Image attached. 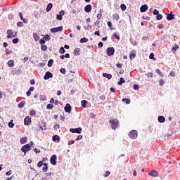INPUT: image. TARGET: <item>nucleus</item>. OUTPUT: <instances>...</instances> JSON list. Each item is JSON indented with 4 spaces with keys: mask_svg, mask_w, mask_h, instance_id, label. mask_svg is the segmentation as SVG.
Returning a JSON list of instances; mask_svg holds the SVG:
<instances>
[{
    "mask_svg": "<svg viewBox=\"0 0 180 180\" xmlns=\"http://www.w3.org/2000/svg\"><path fill=\"white\" fill-rule=\"evenodd\" d=\"M19 18L21 19V20H22V22H24V23H27V21L26 20L25 18H23V14L22 13V12L19 13Z\"/></svg>",
    "mask_w": 180,
    "mask_h": 180,
    "instance_id": "nucleus-23",
    "label": "nucleus"
},
{
    "mask_svg": "<svg viewBox=\"0 0 180 180\" xmlns=\"http://www.w3.org/2000/svg\"><path fill=\"white\" fill-rule=\"evenodd\" d=\"M24 124L25 126H30L32 124V118L29 116L26 117L24 119Z\"/></svg>",
    "mask_w": 180,
    "mask_h": 180,
    "instance_id": "nucleus-7",
    "label": "nucleus"
},
{
    "mask_svg": "<svg viewBox=\"0 0 180 180\" xmlns=\"http://www.w3.org/2000/svg\"><path fill=\"white\" fill-rule=\"evenodd\" d=\"M52 77H53V74L51 72H50L49 71H48L45 73L44 78V79H49V78H51Z\"/></svg>",
    "mask_w": 180,
    "mask_h": 180,
    "instance_id": "nucleus-13",
    "label": "nucleus"
},
{
    "mask_svg": "<svg viewBox=\"0 0 180 180\" xmlns=\"http://www.w3.org/2000/svg\"><path fill=\"white\" fill-rule=\"evenodd\" d=\"M115 54V48L109 47L107 49V55L110 57V56H113Z\"/></svg>",
    "mask_w": 180,
    "mask_h": 180,
    "instance_id": "nucleus-10",
    "label": "nucleus"
},
{
    "mask_svg": "<svg viewBox=\"0 0 180 180\" xmlns=\"http://www.w3.org/2000/svg\"><path fill=\"white\" fill-rule=\"evenodd\" d=\"M158 13H160V11H158V10L155 9V10L153 11V15H158Z\"/></svg>",
    "mask_w": 180,
    "mask_h": 180,
    "instance_id": "nucleus-60",
    "label": "nucleus"
},
{
    "mask_svg": "<svg viewBox=\"0 0 180 180\" xmlns=\"http://www.w3.org/2000/svg\"><path fill=\"white\" fill-rule=\"evenodd\" d=\"M43 165H44V163H43V161H39V162H38V163H37V167H38V168H41V167H43Z\"/></svg>",
    "mask_w": 180,
    "mask_h": 180,
    "instance_id": "nucleus-39",
    "label": "nucleus"
},
{
    "mask_svg": "<svg viewBox=\"0 0 180 180\" xmlns=\"http://www.w3.org/2000/svg\"><path fill=\"white\" fill-rule=\"evenodd\" d=\"M34 153H36V154H40V150H39V149H37V148H34Z\"/></svg>",
    "mask_w": 180,
    "mask_h": 180,
    "instance_id": "nucleus-57",
    "label": "nucleus"
},
{
    "mask_svg": "<svg viewBox=\"0 0 180 180\" xmlns=\"http://www.w3.org/2000/svg\"><path fill=\"white\" fill-rule=\"evenodd\" d=\"M64 15H65V12L64 11H60L59 12V14L56 15V19L57 20H63V16H64Z\"/></svg>",
    "mask_w": 180,
    "mask_h": 180,
    "instance_id": "nucleus-9",
    "label": "nucleus"
},
{
    "mask_svg": "<svg viewBox=\"0 0 180 180\" xmlns=\"http://www.w3.org/2000/svg\"><path fill=\"white\" fill-rule=\"evenodd\" d=\"M79 51H80L79 48H76V49L74 50V54H75V56H79Z\"/></svg>",
    "mask_w": 180,
    "mask_h": 180,
    "instance_id": "nucleus-28",
    "label": "nucleus"
},
{
    "mask_svg": "<svg viewBox=\"0 0 180 180\" xmlns=\"http://www.w3.org/2000/svg\"><path fill=\"white\" fill-rule=\"evenodd\" d=\"M114 37H115L117 40H120V36L117 35L116 33L114 34Z\"/></svg>",
    "mask_w": 180,
    "mask_h": 180,
    "instance_id": "nucleus-55",
    "label": "nucleus"
},
{
    "mask_svg": "<svg viewBox=\"0 0 180 180\" xmlns=\"http://www.w3.org/2000/svg\"><path fill=\"white\" fill-rule=\"evenodd\" d=\"M103 77H105L108 79H112V75L110 74H108V73H103Z\"/></svg>",
    "mask_w": 180,
    "mask_h": 180,
    "instance_id": "nucleus-27",
    "label": "nucleus"
},
{
    "mask_svg": "<svg viewBox=\"0 0 180 180\" xmlns=\"http://www.w3.org/2000/svg\"><path fill=\"white\" fill-rule=\"evenodd\" d=\"M39 127L42 130H46L47 129V127L46 126V122L44 121L41 122L39 124Z\"/></svg>",
    "mask_w": 180,
    "mask_h": 180,
    "instance_id": "nucleus-16",
    "label": "nucleus"
},
{
    "mask_svg": "<svg viewBox=\"0 0 180 180\" xmlns=\"http://www.w3.org/2000/svg\"><path fill=\"white\" fill-rule=\"evenodd\" d=\"M54 108V105L53 104H48L46 105V109H48L49 110H51V109H53Z\"/></svg>",
    "mask_w": 180,
    "mask_h": 180,
    "instance_id": "nucleus-35",
    "label": "nucleus"
},
{
    "mask_svg": "<svg viewBox=\"0 0 180 180\" xmlns=\"http://www.w3.org/2000/svg\"><path fill=\"white\" fill-rule=\"evenodd\" d=\"M65 112L66 113H71V105L70 104H66L65 107Z\"/></svg>",
    "mask_w": 180,
    "mask_h": 180,
    "instance_id": "nucleus-14",
    "label": "nucleus"
},
{
    "mask_svg": "<svg viewBox=\"0 0 180 180\" xmlns=\"http://www.w3.org/2000/svg\"><path fill=\"white\" fill-rule=\"evenodd\" d=\"M156 19L157 20H161V19H162V15L158 14V15L156 16Z\"/></svg>",
    "mask_w": 180,
    "mask_h": 180,
    "instance_id": "nucleus-47",
    "label": "nucleus"
},
{
    "mask_svg": "<svg viewBox=\"0 0 180 180\" xmlns=\"http://www.w3.org/2000/svg\"><path fill=\"white\" fill-rule=\"evenodd\" d=\"M146 75L148 77V78H153V72H151L146 73Z\"/></svg>",
    "mask_w": 180,
    "mask_h": 180,
    "instance_id": "nucleus-42",
    "label": "nucleus"
},
{
    "mask_svg": "<svg viewBox=\"0 0 180 180\" xmlns=\"http://www.w3.org/2000/svg\"><path fill=\"white\" fill-rule=\"evenodd\" d=\"M126 82V80L123 77H120V81L118 82V85H122V84H124Z\"/></svg>",
    "mask_w": 180,
    "mask_h": 180,
    "instance_id": "nucleus-29",
    "label": "nucleus"
},
{
    "mask_svg": "<svg viewBox=\"0 0 180 180\" xmlns=\"http://www.w3.org/2000/svg\"><path fill=\"white\" fill-rule=\"evenodd\" d=\"M42 171L44 172H47L49 171V164L47 163H44V167L42 168Z\"/></svg>",
    "mask_w": 180,
    "mask_h": 180,
    "instance_id": "nucleus-19",
    "label": "nucleus"
},
{
    "mask_svg": "<svg viewBox=\"0 0 180 180\" xmlns=\"http://www.w3.org/2000/svg\"><path fill=\"white\" fill-rule=\"evenodd\" d=\"M109 175H110V172L107 171L105 172V174H104V178H108V176H109Z\"/></svg>",
    "mask_w": 180,
    "mask_h": 180,
    "instance_id": "nucleus-52",
    "label": "nucleus"
},
{
    "mask_svg": "<svg viewBox=\"0 0 180 180\" xmlns=\"http://www.w3.org/2000/svg\"><path fill=\"white\" fill-rule=\"evenodd\" d=\"M158 122L160 123H164V122H165V117L164 116H159L158 117Z\"/></svg>",
    "mask_w": 180,
    "mask_h": 180,
    "instance_id": "nucleus-25",
    "label": "nucleus"
},
{
    "mask_svg": "<svg viewBox=\"0 0 180 180\" xmlns=\"http://www.w3.org/2000/svg\"><path fill=\"white\" fill-rule=\"evenodd\" d=\"M17 26H18V27H23V22H18L17 23Z\"/></svg>",
    "mask_w": 180,
    "mask_h": 180,
    "instance_id": "nucleus-53",
    "label": "nucleus"
},
{
    "mask_svg": "<svg viewBox=\"0 0 180 180\" xmlns=\"http://www.w3.org/2000/svg\"><path fill=\"white\" fill-rule=\"evenodd\" d=\"M20 144H26L27 143V137H22L20 140Z\"/></svg>",
    "mask_w": 180,
    "mask_h": 180,
    "instance_id": "nucleus-18",
    "label": "nucleus"
},
{
    "mask_svg": "<svg viewBox=\"0 0 180 180\" xmlns=\"http://www.w3.org/2000/svg\"><path fill=\"white\" fill-rule=\"evenodd\" d=\"M53 63H54V61L53 60V59H50L48 62V67H52L53 66Z\"/></svg>",
    "mask_w": 180,
    "mask_h": 180,
    "instance_id": "nucleus-38",
    "label": "nucleus"
},
{
    "mask_svg": "<svg viewBox=\"0 0 180 180\" xmlns=\"http://www.w3.org/2000/svg\"><path fill=\"white\" fill-rule=\"evenodd\" d=\"M18 42H19V38H15V39H13V43L14 44H18Z\"/></svg>",
    "mask_w": 180,
    "mask_h": 180,
    "instance_id": "nucleus-49",
    "label": "nucleus"
},
{
    "mask_svg": "<svg viewBox=\"0 0 180 180\" xmlns=\"http://www.w3.org/2000/svg\"><path fill=\"white\" fill-rule=\"evenodd\" d=\"M86 42H88V39L87 38H82L81 39H80V43H86Z\"/></svg>",
    "mask_w": 180,
    "mask_h": 180,
    "instance_id": "nucleus-40",
    "label": "nucleus"
},
{
    "mask_svg": "<svg viewBox=\"0 0 180 180\" xmlns=\"http://www.w3.org/2000/svg\"><path fill=\"white\" fill-rule=\"evenodd\" d=\"M7 39H12L13 37H16V32H13L11 30H7Z\"/></svg>",
    "mask_w": 180,
    "mask_h": 180,
    "instance_id": "nucleus-4",
    "label": "nucleus"
},
{
    "mask_svg": "<svg viewBox=\"0 0 180 180\" xmlns=\"http://www.w3.org/2000/svg\"><path fill=\"white\" fill-rule=\"evenodd\" d=\"M129 58L130 60H134V58H136V53L133 51L130 52Z\"/></svg>",
    "mask_w": 180,
    "mask_h": 180,
    "instance_id": "nucleus-26",
    "label": "nucleus"
},
{
    "mask_svg": "<svg viewBox=\"0 0 180 180\" xmlns=\"http://www.w3.org/2000/svg\"><path fill=\"white\" fill-rule=\"evenodd\" d=\"M139 88V86L138 84H134V89H135V91H138Z\"/></svg>",
    "mask_w": 180,
    "mask_h": 180,
    "instance_id": "nucleus-61",
    "label": "nucleus"
},
{
    "mask_svg": "<svg viewBox=\"0 0 180 180\" xmlns=\"http://www.w3.org/2000/svg\"><path fill=\"white\" fill-rule=\"evenodd\" d=\"M39 43H40L41 45L44 44V43H46V39H44V38L41 39L39 40Z\"/></svg>",
    "mask_w": 180,
    "mask_h": 180,
    "instance_id": "nucleus-50",
    "label": "nucleus"
},
{
    "mask_svg": "<svg viewBox=\"0 0 180 180\" xmlns=\"http://www.w3.org/2000/svg\"><path fill=\"white\" fill-rule=\"evenodd\" d=\"M82 139V135H78L76 138V141H78L79 140H81Z\"/></svg>",
    "mask_w": 180,
    "mask_h": 180,
    "instance_id": "nucleus-59",
    "label": "nucleus"
},
{
    "mask_svg": "<svg viewBox=\"0 0 180 180\" xmlns=\"http://www.w3.org/2000/svg\"><path fill=\"white\" fill-rule=\"evenodd\" d=\"M120 8L122 11H126V4H121Z\"/></svg>",
    "mask_w": 180,
    "mask_h": 180,
    "instance_id": "nucleus-51",
    "label": "nucleus"
},
{
    "mask_svg": "<svg viewBox=\"0 0 180 180\" xmlns=\"http://www.w3.org/2000/svg\"><path fill=\"white\" fill-rule=\"evenodd\" d=\"M36 115V110H32L30 112V116H34Z\"/></svg>",
    "mask_w": 180,
    "mask_h": 180,
    "instance_id": "nucleus-46",
    "label": "nucleus"
},
{
    "mask_svg": "<svg viewBox=\"0 0 180 180\" xmlns=\"http://www.w3.org/2000/svg\"><path fill=\"white\" fill-rule=\"evenodd\" d=\"M165 84V82L164 81V79H160L159 80V85H160V86H162V85H164Z\"/></svg>",
    "mask_w": 180,
    "mask_h": 180,
    "instance_id": "nucleus-43",
    "label": "nucleus"
},
{
    "mask_svg": "<svg viewBox=\"0 0 180 180\" xmlns=\"http://www.w3.org/2000/svg\"><path fill=\"white\" fill-rule=\"evenodd\" d=\"M32 146H33V141H31L30 144L27 143L22 146L21 151L22 153H24L23 156L26 155V153H27V151H30L32 150Z\"/></svg>",
    "mask_w": 180,
    "mask_h": 180,
    "instance_id": "nucleus-1",
    "label": "nucleus"
},
{
    "mask_svg": "<svg viewBox=\"0 0 180 180\" xmlns=\"http://www.w3.org/2000/svg\"><path fill=\"white\" fill-rule=\"evenodd\" d=\"M7 64H8V67L12 68L15 65V62L13 60H10L8 61Z\"/></svg>",
    "mask_w": 180,
    "mask_h": 180,
    "instance_id": "nucleus-20",
    "label": "nucleus"
},
{
    "mask_svg": "<svg viewBox=\"0 0 180 180\" xmlns=\"http://www.w3.org/2000/svg\"><path fill=\"white\" fill-rule=\"evenodd\" d=\"M84 11L87 13H89L92 11V6L91 4H88L84 7Z\"/></svg>",
    "mask_w": 180,
    "mask_h": 180,
    "instance_id": "nucleus-12",
    "label": "nucleus"
},
{
    "mask_svg": "<svg viewBox=\"0 0 180 180\" xmlns=\"http://www.w3.org/2000/svg\"><path fill=\"white\" fill-rule=\"evenodd\" d=\"M149 58H150V60L154 59V54H153V53H151L149 55Z\"/></svg>",
    "mask_w": 180,
    "mask_h": 180,
    "instance_id": "nucleus-62",
    "label": "nucleus"
},
{
    "mask_svg": "<svg viewBox=\"0 0 180 180\" xmlns=\"http://www.w3.org/2000/svg\"><path fill=\"white\" fill-rule=\"evenodd\" d=\"M50 32L51 33H57V32H63V26L51 28Z\"/></svg>",
    "mask_w": 180,
    "mask_h": 180,
    "instance_id": "nucleus-6",
    "label": "nucleus"
},
{
    "mask_svg": "<svg viewBox=\"0 0 180 180\" xmlns=\"http://www.w3.org/2000/svg\"><path fill=\"white\" fill-rule=\"evenodd\" d=\"M169 75H170V77H175V72L171 71V72H169Z\"/></svg>",
    "mask_w": 180,
    "mask_h": 180,
    "instance_id": "nucleus-63",
    "label": "nucleus"
},
{
    "mask_svg": "<svg viewBox=\"0 0 180 180\" xmlns=\"http://www.w3.org/2000/svg\"><path fill=\"white\" fill-rule=\"evenodd\" d=\"M59 53L60 54H64V53H65V49H64V47H60V49L59 50Z\"/></svg>",
    "mask_w": 180,
    "mask_h": 180,
    "instance_id": "nucleus-45",
    "label": "nucleus"
},
{
    "mask_svg": "<svg viewBox=\"0 0 180 180\" xmlns=\"http://www.w3.org/2000/svg\"><path fill=\"white\" fill-rule=\"evenodd\" d=\"M109 123L111 124V129H112V130H115V129H117L119 127V120L117 119L110 120Z\"/></svg>",
    "mask_w": 180,
    "mask_h": 180,
    "instance_id": "nucleus-2",
    "label": "nucleus"
},
{
    "mask_svg": "<svg viewBox=\"0 0 180 180\" xmlns=\"http://www.w3.org/2000/svg\"><path fill=\"white\" fill-rule=\"evenodd\" d=\"M33 37H34V40L35 41H39V40L40 39V37H39V34H37V33H36V32L33 33Z\"/></svg>",
    "mask_w": 180,
    "mask_h": 180,
    "instance_id": "nucleus-21",
    "label": "nucleus"
},
{
    "mask_svg": "<svg viewBox=\"0 0 180 180\" xmlns=\"http://www.w3.org/2000/svg\"><path fill=\"white\" fill-rule=\"evenodd\" d=\"M53 129L55 130H58V129H60V125L58 124H56L54 126H53Z\"/></svg>",
    "mask_w": 180,
    "mask_h": 180,
    "instance_id": "nucleus-54",
    "label": "nucleus"
},
{
    "mask_svg": "<svg viewBox=\"0 0 180 180\" xmlns=\"http://www.w3.org/2000/svg\"><path fill=\"white\" fill-rule=\"evenodd\" d=\"M98 49H101V47H103V42H99L98 44Z\"/></svg>",
    "mask_w": 180,
    "mask_h": 180,
    "instance_id": "nucleus-58",
    "label": "nucleus"
},
{
    "mask_svg": "<svg viewBox=\"0 0 180 180\" xmlns=\"http://www.w3.org/2000/svg\"><path fill=\"white\" fill-rule=\"evenodd\" d=\"M60 72H61L62 74H65V69H64V68L60 69Z\"/></svg>",
    "mask_w": 180,
    "mask_h": 180,
    "instance_id": "nucleus-64",
    "label": "nucleus"
},
{
    "mask_svg": "<svg viewBox=\"0 0 180 180\" xmlns=\"http://www.w3.org/2000/svg\"><path fill=\"white\" fill-rule=\"evenodd\" d=\"M41 49L42 51H47V46L45 44L41 45Z\"/></svg>",
    "mask_w": 180,
    "mask_h": 180,
    "instance_id": "nucleus-34",
    "label": "nucleus"
},
{
    "mask_svg": "<svg viewBox=\"0 0 180 180\" xmlns=\"http://www.w3.org/2000/svg\"><path fill=\"white\" fill-rule=\"evenodd\" d=\"M155 73L158 74L160 77H164V75H162V72H161V70H160V69H156Z\"/></svg>",
    "mask_w": 180,
    "mask_h": 180,
    "instance_id": "nucleus-31",
    "label": "nucleus"
},
{
    "mask_svg": "<svg viewBox=\"0 0 180 180\" xmlns=\"http://www.w3.org/2000/svg\"><path fill=\"white\" fill-rule=\"evenodd\" d=\"M112 18L115 20H119V19H120L119 14H116V13L112 15Z\"/></svg>",
    "mask_w": 180,
    "mask_h": 180,
    "instance_id": "nucleus-33",
    "label": "nucleus"
},
{
    "mask_svg": "<svg viewBox=\"0 0 180 180\" xmlns=\"http://www.w3.org/2000/svg\"><path fill=\"white\" fill-rule=\"evenodd\" d=\"M147 9H148V6H147V4H145L141 6L140 11L141 12H146Z\"/></svg>",
    "mask_w": 180,
    "mask_h": 180,
    "instance_id": "nucleus-17",
    "label": "nucleus"
},
{
    "mask_svg": "<svg viewBox=\"0 0 180 180\" xmlns=\"http://www.w3.org/2000/svg\"><path fill=\"white\" fill-rule=\"evenodd\" d=\"M8 127L12 129L13 126H15V124H13V120H11L10 122L8 124Z\"/></svg>",
    "mask_w": 180,
    "mask_h": 180,
    "instance_id": "nucleus-32",
    "label": "nucleus"
},
{
    "mask_svg": "<svg viewBox=\"0 0 180 180\" xmlns=\"http://www.w3.org/2000/svg\"><path fill=\"white\" fill-rule=\"evenodd\" d=\"M167 20H174V19H175V15L172 14V12H171V13L167 14Z\"/></svg>",
    "mask_w": 180,
    "mask_h": 180,
    "instance_id": "nucleus-15",
    "label": "nucleus"
},
{
    "mask_svg": "<svg viewBox=\"0 0 180 180\" xmlns=\"http://www.w3.org/2000/svg\"><path fill=\"white\" fill-rule=\"evenodd\" d=\"M50 162L52 165H57V155H53L50 158Z\"/></svg>",
    "mask_w": 180,
    "mask_h": 180,
    "instance_id": "nucleus-5",
    "label": "nucleus"
},
{
    "mask_svg": "<svg viewBox=\"0 0 180 180\" xmlns=\"http://www.w3.org/2000/svg\"><path fill=\"white\" fill-rule=\"evenodd\" d=\"M81 103L82 108H86V103H88V101H86V100H82Z\"/></svg>",
    "mask_w": 180,
    "mask_h": 180,
    "instance_id": "nucleus-30",
    "label": "nucleus"
},
{
    "mask_svg": "<svg viewBox=\"0 0 180 180\" xmlns=\"http://www.w3.org/2000/svg\"><path fill=\"white\" fill-rule=\"evenodd\" d=\"M52 140L53 141H57L58 143V141H60V136H58V135H54L52 137Z\"/></svg>",
    "mask_w": 180,
    "mask_h": 180,
    "instance_id": "nucleus-24",
    "label": "nucleus"
},
{
    "mask_svg": "<svg viewBox=\"0 0 180 180\" xmlns=\"http://www.w3.org/2000/svg\"><path fill=\"white\" fill-rule=\"evenodd\" d=\"M53 9V4L49 3L46 6V12H50Z\"/></svg>",
    "mask_w": 180,
    "mask_h": 180,
    "instance_id": "nucleus-22",
    "label": "nucleus"
},
{
    "mask_svg": "<svg viewBox=\"0 0 180 180\" xmlns=\"http://www.w3.org/2000/svg\"><path fill=\"white\" fill-rule=\"evenodd\" d=\"M178 49H179V46H178V44H175V45L172 47V50H174L175 51H176V50H178Z\"/></svg>",
    "mask_w": 180,
    "mask_h": 180,
    "instance_id": "nucleus-48",
    "label": "nucleus"
},
{
    "mask_svg": "<svg viewBox=\"0 0 180 180\" xmlns=\"http://www.w3.org/2000/svg\"><path fill=\"white\" fill-rule=\"evenodd\" d=\"M70 131L71 133H77L78 134H81V133H82V128H81V127L75 128V129L71 128V129H70Z\"/></svg>",
    "mask_w": 180,
    "mask_h": 180,
    "instance_id": "nucleus-8",
    "label": "nucleus"
},
{
    "mask_svg": "<svg viewBox=\"0 0 180 180\" xmlns=\"http://www.w3.org/2000/svg\"><path fill=\"white\" fill-rule=\"evenodd\" d=\"M137 131L136 130H132L129 134V137H130L132 140H134L137 139Z\"/></svg>",
    "mask_w": 180,
    "mask_h": 180,
    "instance_id": "nucleus-3",
    "label": "nucleus"
},
{
    "mask_svg": "<svg viewBox=\"0 0 180 180\" xmlns=\"http://www.w3.org/2000/svg\"><path fill=\"white\" fill-rule=\"evenodd\" d=\"M25 103H26L25 101L20 102V103H18V108H23Z\"/></svg>",
    "mask_w": 180,
    "mask_h": 180,
    "instance_id": "nucleus-41",
    "label": "nucleus"
},
{
    "mask_svg": "<svg viewBox=\"0 0 180 180\" xmlns=\"http://www.w3.org/2000/svg\"><path fill=\"white\" fill-rule=\"evenodd\" d=\"M122 102H125L127 105L130 104V99L129 98H122Z\"/></svg>",
    "mask_w": 180,
    "mask_h": 180,
    "instance_id": "nucleus-36",
    "label": "nucleus"
},
{
    "mask_svg": "<svg viewBox=\"0 0 180 180\" xmlns=\"http://www.w3.org/2000/svg\"><path fill=\"white\" fill-rule=\"evenodd\" d=\"M107 25L109 27H110L111 30L113 29L112 28V22L108 21Z\"/></svg>",
    "mask_w": 180,
    "mask_h": 180,
    "instance_id": "nucleus-56",
    "label": "nucleus"
},
{
    "mask_svg": "<svg viewBox=\"0 0 180 180\" xmlns=\"http://www.w3.org/2000/svg\"><path fill=\"white\" fill-rule=\"evenodd\" d=\"M40 101H47V97L44 95H41L39 96Z\"/></svg>",
    "mask_w": 180,
    "mask_h": 180,
    "instance_id": "nucleus-37",
    "label": "nucleus"
},
{
    "mask_svg": "<svg viewBox=\"0 0 180 180\" xmlns=\"http://www.w3.org/2000/svg\"><path fill=\"white\" fill-rule=\"evenodd\" d=\"M45 40H46V41H50V35L49 34H46L44 37H43Z\"/></svg>",
    "mask_w": 180,
    "mask_h": 180,
    "instance_id": "nucleus-44",
    "label": "nucleus"
},
{
    "mask_svg": "<svg viewBox=\"0 0 180 180\" xmlns=\"http://www.w3.org/2000/svg\"><path fill=\"white\" fill-rule=\"evenodd\" d=\"M148 175H150V176H153L155 178H157V176H158V172L155 170H152L148 174Z\"/></svg>",
    "mask_w": 180,
    "mask_h": 180,
    "instance_id": "nucleus-11",
    "label": "nucleus"
}]
</instances>
